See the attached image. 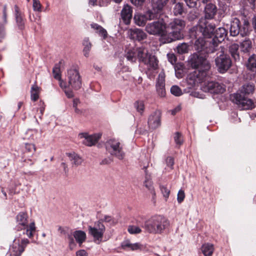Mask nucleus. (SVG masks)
<instances>
[{"label":"nucleus","instance_id":"nucleus-23","mask_svg":"<svg viewBox=\"0 0 256 256\" xmlns=\"http://www.w3.org/2000/svg\"><path fill=\"white\" fill-rule=\"evenodd\" d=\"M148 166V164L144 166L142 169L144 170L145 177L144 180V186L150 191V192L155 194L154 188L153 186V182L152 180L151 176L148 174L146 168Z\"/></svg>","mask_w":256,"mask_h":256},{"label":"nucleus","instance_id":"nucleus-12","mask_svg":"<svg viewBox=\"0 0 256 256\" xmlns=\"http://www.w3.org/2000/svg\"><path fill=\"white\" fill-rule=\"evenodd\" d=\"M106 151L112 156L122 160L125 156L122 146L120 142L116 139H110L106 143Z\"/></svg>","mask_w":256,"mask_h":256},{"label":"nucleus","instance_id":"nucleus-59","mask_svg":"<svg viewBox=\"0 0 256 256\" xmlns=\"http://www.w3.org/2000/svg\"><path fill=\"white\" fill-rule=\"evenodd\" d=\"M181 110V107L180 106H176L175 108H174V110H172L171 112H172V115H174L176 114L178 112H180Z\"/></svg>","mask_w":256,"mask_h":256},{"label":"nucleus","instance_id":"nucleus-49","mask_svg":"<svg viewBox=\"0 0 256 256\" xmlns=\"http://www.w3.org/2000/svg\"><path fill=\"white\" fill-rule=\"evenodd\" d=\"M185 198V194L184 190H180L178 191L177 196V200L178 203H181Z\"/></svg>","mask_w":256,"mask_h":256},{"label":"nucleus","instance_id":"nucleus-45","mask_svg":"<svg viewBox=\"0 0 256 256\" xmlns=\"http://www.w3.org/2000/svg\"><path fill=\"white\" fill-rule=\"evenodd\" d=\"M128 232L131 234H137L142 232L141 229L136 226H130L128 228Z\"/></svg>","mask_w":256,"mask_h":256},{"label":"nucleus","instance_id":"nucleus-2","mask_svg":"<svg viewBox=\"0 0 256 256\" xmlns=\"http://www.w3.org/2000/svg\"><path fill=\"white\" fill-rule=\"evenodd\" d=\"M216 26L214 24L210 22L206 18H202L198 23L191 30L190 35L194 38L196 40L200 39L204 42L210 41L214 36Z\"/></svg>","mask_w":256,"mask_h":256},{"label":"nucleus","instance_id":"nucleus-18","mask_svg":"<svg viewBox=\"0 0 256 256\" xmlns=\"http://www.w3.org/2000/svg\"><path fill=\"white\" fill-rule=\"evenodd\" d=\"M209 76H202L200 72H194L188 75L186 79L189 88H192L203 82Z\"/></svg>","mask_w":256,"mask_h":256},{"label":"nucleus","instance_id":"nucleus-31","mask_svg":"<svg viewBox=\"0 0 256 256\" xmlns=\"http://www.w3.org/2000/svg\"><path fill=\"white\" fill-rule=\"evenodd\" d=\"M82 45L84 46L82 50L84 55L86 57L88 58L89 56L90 52L92 46V44L90 42L88 38H86L84 39L82 42Z\"/></svg>","mask_w":256,"mask_h":256},{"label":"nucleus","instance_id":"nucleus-15","mask_svg":"<svg viewBox=\"0 0 256 256\" xmlns=\"http://www.w3.org/2000/svg\"><path fill=\"white\" fill-rule=\"evenodd\" d=\"M158 18V14L152 10H148L144 14H137L134 16L135 23L138 26H143L146 25L148 20H152Z\"/></svg>","mask_w":256,"mask_h":256},{"label":"nucleus","instance_id":"nucleus-34","mask_svg":"<svg viewBox=\"0 0 256 256\" xmlns=\"http://www.w3.org/2000/svg\"><path fill=\"white\" fill-rule=\"evenodd\" d=\"M74 236L77 242L81 244L86 238V233L82 230H77L74 232Z\"/></svg>","mask_w":256,"mask_h":256},{"label":"nucleus","instance_id":"nucleus-47","mask_svg":"<svg viewBox=\"0 0 256 256\" xmlns=\"http://www.w3.org/2000/svg\"><path fill=\"white\" fill-rule=\"evenodd\" d=\"M26 150L30 154H33L36 151V147L32 144H26L25 145Z\"/></svg>","mask_w":256,"mask_h":256},{"label":"nucleus","instance_id":"nucleus-46","mask_svg":"<svg viewBox=\"0 0 256 256\" xmlns=\"http://www.w3.org/2000/svg\"><path fill=\"white\" fill-rule=\"evenodd\" d=\"M6 37V28L4 24H0V42Z\"/></svg>","mask_w":256,"mask_h":256},{"label":"nucleus","instance_id":"nucleus-33","mask_svg":"<svg viewBox=\"0 0 256 256\" xmlns=\"http://www.w3.org/2000/svg\"><path fill=\"white\" fill-rule=\"evenodd\" d=\"M91 28H93L96 32L98 33L100 36H103L104 38H106L107 36V32L100 26L97 24L92 23L90 24Z\"/></svg>","mask_w":256,"mask_h":256},{"label":"nucleus","instance_id":"nucleus-14","mask_svg":"<svg viewBox=\"0 0 256 256\" xmlns=\"http://www.w3.org/2000/svg\"><path fill=\"white\" fill-rule=\"evenodd\" d=\"M66 78L69 86L77 90L82 86V78L78 70L76 68H70L67 70Z\"/></svg>","mask_w":256,"mask_h":256},{"label":"nucleus","instance_id":"nucleus-63","mask_svg":"<svg viewBox=\"0 0 256 256\" xmlns=\"http://www.w3.org/2000/svg\"><path fill=\"white\" fill-rule=\"evenodd\" d=\"M80 103V100L76 98L73 100L72 106L74 108H78L77 106L78 104Z\"/></svg>","mask_w":256,"mask_h":256},{"label":"nucleus","instance_id":"nucleus-24","mask_svg":"<svg viewBox=\"0 0 256 256\" xmlns=\"http://www.w3.org/2000/svg\"><path fill=\"white\" fill-rule=\"evenodd\" d=\"M168 0H152V10L154 12L158 14V17L159 13L166 6Z\"/></svg>","mask_w":256,"mask_h":256},{"label":"nucleus","instance_id":"nucleus-4","mask_svg":"<svg viewBox=\"0 0 256 256\" xmlns=\"http://www.w3.org/2000/svg\"><path fill=\"white\" fill-rule=\"evenodd\" d=\"M170 225L169 221L162 216L152 217L145 222L144 228L150 234H161Z\"/></svg>","mask_w":256,"mask_h":256},{"label":"nucleus","instance_id":"nucleus-40","mask_svg":"<svg viewBox=\"0 0 256 256\" xmlns=\"http://www.w3.org/2000/svg\"><path fill=\"white\" fill-rule=\"evenodd\" d=\"M165 86V74L163 70L159 74L156 86Z\"/></svg>","mask_w":256,"mask_h":256},{"label":"nucleus","instance_id":"nucleus-8","mask_svg":"<svg viewBox=\"0 0 256 256\" xmlns=\"http://www.w3.org/2000/svg\"><path fill=\"white\" fill-rule=\"evenodd\" d=\"M18 230L22 231L21 234H26L29 238L33 237L36 232V226L34 222L28 224V216L26 213L20 212L16 216Z\"/></svg>","mask_w":256,"mask_h":256},{"label":"nucleus","instance_id":"nucleus-21","mask_svg":"<svg viewBox=\"0 0 256 256\" xmlns=\"http://www.w3.org/2000/svg\"><path fill=\"white\" fill-rule=\"evenodd\" d=\"M64 64V62L61 60L58 64H56L53 68L52 72L54 78L59 80L60 86L62 88H66V84L61 78L60 66Z\"/></svg>","mask_w":256,"mask_h":256},{"label":"nucleus","instance_id":"nucleus-50","mask_svg":"<svg viewBox=\"0 0 256 256\" xmlns=\"http://www.w3.org/2000/svg\"><path fill=\"white\" fill-rule=\"evenodd\" d=\"M157 92L160 97H164L166 95L165 86H156Z\"/></svg>","mask_w":256,"mask_h":256},{"label":"nucleus","instance_id":"nucleus-43","mask_svg":"<svg viewBox=\"0 0 256 256\" xmlns=\"http://www.w3.org/2000/svg\"><path fill=\"white\" fill-rule=\"evenodd\" d=\"M134 106L137 111L140 114H142L144 109V105L143 101H137L134 104Z\"/></svg>","mask_w":256,"mask_h":256},{"label":"nucleus","instance_id":"nucleus-26","mask_svg":"<svg viewBox=\"0 0 256 256\" xmlns=\"http://www.w3.org/2000/svg\"><path fill=\"white\" fill-rule=\"evenodd\" d=\"M217 12V8L214 4H208L206 5L204 9V18L206 20H211L212 19Z\"/></svg>","mask_w":256,"mask_h":256},{"label":"nucleus","instance_id":"nucleus-37","mask_svg":"<svg viewBox=\"0 0 256 256\" xmlns=\"http://www.w3.org/2000/svg\"><path fill=\"white\" fill-rule=\"evenodd\" d=\"M136 50H129L125 55L127 60L131 62H134L136 60Z\"/></svg>","mask_w":256,"mask_h":256},{"label":"nucleus","instance_id":"nucleus-62","mask_svg":"<svg viewBox=\"0 0 256 256\" xmlns=\"http://www.w3.org/2000/svg\"><path fill=\"white\" fill-rule=\"evenodd\" d=\"M65 92V94H66V96H67L68 98H72L73 96V92L72 90H65L64 91Z\"/></svg>","mask_w":256,"mask_h":256},{"label":"nucleus","instance_id":"nucleus-64","mask_svg":"<svg viewBox=\"0 0 256 256\" xmlns=\"http://www.w3.org/2000/svg\"><path fill=\"white\" fill-rule=\"evenodd\" d=\"M61 166L63 168L65 172H67L68 171V169L67 168V165L65 162H62L61 164Z\"/></svg>","mask_w":256,"mask_h":256},{"label":"nucleus","instance_id":"nucleus-28","mask_svg":"<svg viewBox=\"0 0 256 256\" xmlns=\"http://www.w3.org/2000/svg\"><path fill=\"white\" fill-rule=\"evenodd\" d=\"M66 155L68 156L70 160L74 166H78L80 165L82 162V158L76 154L68 153Z\"/></svg>","mask_w":256,"mask_h":256},{"label":"nucleus","instance_id":"nucleus-19","mask_svg":"<svg viewBox=\"0 0 256 256\" xmlns=\"http://www.w3.org/2000/svg\"><path fill=\"white\" fill-rule=\"evenodd\" d=\"M161 113L159 110H156L152 112L148 118V127L154 130L159 127L161 124Z\"/></svg>","mask_w":256,"mask_h":256},{"label":"nucleus","instance_id":"nucleus-53","mask_svg":"<svg viewBox=\"0 0 256 256\" xmlns=\"http://www.w3.org/2000/svg\"><path fill=\"white\" fill-rule=\"evenodd\" d=\"M89 4L92 6L98 4L100 6H104L106 4L104 2H100V0H89Z\"/></svg>","mask_w":256,"mask_h":256},{"label":"nucleus","instance_id":"nucleus-51","mask_svg":"<svg viewBox=\"0 0 256 256\" xmlns=\"http://www.w3.org/2000/svg\"><path fill=\"white\" fill-rule=\"evenodd\" d=\"M33 8L34 10L40 12L41 10V4L38 0H33Z\"/></svg>","mask_w":256,"mask_h":256},{"label":"nucleus","instance_id":"nucleus-11","mask_svg":"<svg viewBox=\"0 0 256 256\" xmlns=\"http://www.w3.org/2000/svg\"><path fill=\"white\" fill-rule=\"evenodd\" d=\"M22 236L21 233H19L18 236H16L10 246L8 253L10 256H20L29 244L30 241L27 238H22Z\"/></svg>","mask_w":256,"mask_h":256},{"label":"nucleus","instance_id":"nucleus-17","mask_svg":"<svg viewBox=\"0 0 256 256\" xmlns=\"http://www.w3.org/2000/svg\"><path fill=\"white\" fill-rule=\"evenodd\" d=\"M89 234L92 235L94 240L101 241L106 228L100 220L94 223V226H88Z\"/></svg>","mask_w":256,"mask_h":256},{"label":"nucleus","instance_id":"nucleus-61","mask_svg":"<svg viewBox=\"0 0 256 256\" xmlns=\"http://www.w3.org/2000/svg\"><path fill=\"white\" fill-rule=\"evenodd\" d=\"M169 61L172 64H174L176 62V58L174 54L168 55Z\"/></svg>","mask_w":256,"mask_h":256},{"label":"nucleus","instance_id":"nucleus-54","mask_svg":"<svg viewBox=\"0 0 256 256\" xmlns=\"http://www.w3.org/2000/svg\"><path fill=\"white\" fill-rule=\"evenodd\" d=\"M67 237L68 238V239L69 240V246H70V248L71 249V250H72L74 248L75 246H76V244L74 243V241L72 238V237L70 236L69 234H67Z\"/></svg>","mask_w":256,"mask_h":256},{"label":"nucleus","instance_id":"nucleus-48","mask_svg":"<svg viewBox=\"0 0 256 256\" xmlns=\"http://www.w3.org/2000/svg\"><path fill=\"white\" fill-rule=\"evenodd\" d=\"M174 139L176 143L178 145H180L182 143V138L181 134L179 132L175 134Z\"/></svg>","mask_w":256,"mask_h":256},{"label":"nucleus","instance_id":"nucleus-36","mask_svg":"<svg viewBox=\"0 0 256 256\" xmlns=\"http://www.w3.org/2000/svg\"><path fill=\"white\" fill-rule=\"evenodd\" d=\"M175 5L173 8V12L175 16L181 15L184 12L183 4L180 2L176 3L174 2Z\"/></svg>","mask_w":256,"mask_h":256},{"label":"nucleus","instance_id":"nucleus-60","mask_svg":"<svg viewBox=\"0 0 256 256\" xmlns=\"http://www.w3.org/2000/svg\"><path fill=\"white\" fill-rule=\"evenodd\" d=\"M145 0H131V2L134 5L141 4Z\"/></svg>","mask_w":256,"mask_h":256},{"label":"nucleus","instance_id":"nucleus-27","mask_svg":"<svg viewBox=\"0 0 256 256\" xmlns=\"http://www.w3.org/2000/svg\"><path fill=\"white\" fill-rule=\"evenodd\" d=\"M122 248L124 250H140L142 248V246L139 243L132 244L129 240H126L122 243Z\"/></svg>","mask_w":256,"mask_h":256},{"label":"nucleus","instance_id":"nucleus-52","mask_svg":"<svg viewBox=\"0 0 256 256\" xmlns=\"http://www.w3.org/2000/svg\"><path fill=\"white\" fill-rule=\"evenodd\" d=\"M187 6L190 8H195L198 0H184Z\"/></svg>","mask_w":256,"mask_h":256},{"label":"nucleus","instance_id":"nucleus-6","mask_svg":"<svg viewBox=\"0 0 256 256\" xmlns=\"http://www.w3.org/2000/svg\"><path fill=\"white\" fill-rule=\"evenodd\" d=\"M136 56L139 60L146 66L147 74L152 75V72L158 68V61L156 58L150 54L147 48L143 47L136 50Z\"/></svg>","mask_w":256,"mask_h":256},{"label":"nucleus","instance_id":"nucleus-29","mask_svg":"<svg viewBox=\"0 0 256 256\" xmlns=\"http://www.w3.org/2000/svg\"><path fill=\"white\" fill-rule=\"evenodd\" d=\"M238 48L239 46L237 44H232L229 46V52L236 61L240 60Z\"/></svg>","mask_w":256,"mask_h":256},{"label":"nucleus","instance_id":"nucleus-9","mask_svg":"<svg viewBox=\"0 0 256 256\" xmlns=\"http://www.w3.org/2000/svg\"><path fill=\"white\" fill-rule=\"evenodd\" d=\"M146 31L150 34L160 36L164 43V36H167L166 24L162 19L148 23L145 28Z\"/></svg>","mask_w":256,"mask_h":256},{"label":"nucleus","instance_id":"nucleus-57","mask_svg":"<svg viewBox=\"0 0 256 256\" xmlns=\"http://www.w3.org/2000/svg\"><path fill=\"white\" fill-rule=\"evenodd\" d=\"M76 256H88V254L84 250H82L76 252Z\"/></svg>","mask_w":256,"mask_h":256},{"label":"nucleus","instance_id":"nucleus-7","mask_svg":"<svg viewBox=\"0 0 256 256\" xmlns=\"http://www.w3.org/2000/svg\"><path fill=\"white\" fill-rule=\"evenodd\" d=\"M190 63L193 68L197 69L195 72H200L202 76L210 75V64L206 58L200 54L195 53L192 54L190 56Z\"/></svg>","mask_w":256,"mask_h":256},{"label":"nucleus","instance_id":"nucleus-13","mask_svg":"<svg viewBox=\"0 0 256 256\" xmlns=\"http://www.w3.org/2000/svg\"><path fill=\"white\" fill-rule=\"evenodd\" d=\"M215 58V63L218 71L220 73L226 72L232 66V61L230 58L224 54L222 48Z\"/></svg>","mask_w":256,"mask_h":256},{"label":"nucleus","instance_id":"nucleus-35","mask_svg":"<svg viewBox=\"0 0 256 256\" xmlns=\"http://www.w3.org/2000/svg\"><path fill=\"white\" fill-rule=\"evenodd\" d=\"M246 66L250 70H253L256 68V54H254L249 58Z\"/></svg>","mask_w":256,"mask_h":256},{"label":"nucleus","instance_id":"nucleus-10","mask_svg":"<svg viewBox=\"0 0 256 256\" xmlns=\"http://www.w3.org/2000/svg\"><path fill=\"white\" fill-rule=\"evenodd\" d=\"M249 26L250 23L246 19H244L242 26H241L239 19L236 18H233L230 22V34L233 36H236L238 34H240L242 36H246L249 32Z\"/></svg>","mask_w":256,"mask_h":256},{"label":"nucleus","instance_id":"nucleus-38","mask_svg":"<svg viewBox=\"0 0 256 256\" xmlns=\"http://www.w3.org/2000/svg\"><path fill=\"white\" fill-rule=\"evenodd\" d=\"M40 88L36 84H34L31 88V99L34 101H36L38 98V92Z\"/></svg>","mask_w":256,"mask_h":256},{"label":"nucleus","instance_id":"nucleus-44","mask_svg":"<svg viewBox=\"0 0 256 256\" xmlns=\"http://www.w3.org/2000/svg\"><path fill=\"white\" fill-rule=\"evenodd\" d=\"M171 93L176 96H180L182 94L180 88L177 86H173L170 88Z\"/></svg>","mask_w":256,"mask_h":256},{"label":"nucleus","instance_id":"nucleus-56","mask_svg":"<svg viewBox=\"0 0 256 256\" xmlns=\"http://www.w3.org/2000/svg\"><path fill=\"white\" fill-rule=\"evenodd\" d=\"M3 16H2V19H3V24L4 25L7 23V14H6V6H4L3 8Z\"/></svg>","mask_w":256,"mask_h":256},{"label":"nucleus","instance_id":"nucleus-58","mask_svg":"<svg viewBox=\"0 0 256 256\" xmlns=\"http://www.w3.org/2000/svg\"><path fill=\"white\" fill-rule=\"evenodd\" d=\"M112 220V218L110 216H104L103 218H102L100 220H100L102 222V223L103 222H110Z\"/></svg>","mask_w":256,"mask_h":256},{"label":"nucleus","instance_id":"nucleus-39","mask_svg":"<svg viewBox=\"0 0 256 256\" xmlns=\"http://www.w3.org/2000/svg\"><path fill=\"white\" fill-rule=\"evenodd\" d=\"M242 50L244 52H248L252 48V42L248 39L244 40L240 44Z\"/></svg>","mask_w":256,"mask_h":256},{"label":"nucleus","instance_id":"nucleus-25","mask_svg":"<svg viewBox=\"0 0 256 256\" xmlns=\"http://www.w3.org/2000/svg\"><path fill=\"white\" fill-rule=\"evenodd\" d=\"M122 18L124 23L128 24L132 18V8L128 5H124L121 12Z\"/></svg>","mask_w":256,"mask_h":256},{"label":"nucleus","instance_id":"nucleus-32","mask_svg":"<svg viewBox=\"0 0 256 256\" xmlns=\"http://www.w3.org/2000/svg\"><path fill=\"white\" fill-rule=\"evenodd\" d=\"M202 250L205 256H211L214 250V246L209 243L204 244L202 247Z\"/></svg>","mask_w":256,"mask_h":256},{"label":"nucleus","instance_id":"nucleus-55","mask_svg":"<svg viewBox=\"0 0 256 256\" xmlns=\"http://www.w3.org/2000/svg\"><path fill=\"white\" fill-rule=\"evenodd\" d=\"M166 163L168 166H170L171 168L174 164V160L171 156H168L166 159Z\"/></svg>","mask_w":256,"mask_h":256},{"label":"nucleus","instance_id":"nucleus-16","mask_svg":"<svg viewBox=\"0 0 256 256\" xmlns=\"http://www.w3.org/2000/svg\"><path fill=\"white\" fill-rule=\"evenodd\" d=\"M201 88L204 92L212 94H222L225 91V87L222 84L214 81L204 82Z\"/></svg>","mask_w":256,"mask_h":256},{"label":"nucleus","instance_id":"nucleus-42","mask_svg":"<svg viewBox=\"0 0 256 256\" xmlns=\"http://www.w3.org/2000/svg\"><path fill=\"white\" fill-rule=\"evenodd\" d=\"M160 188L162 193L163 196L165 200H167L168 198L169 197V195L170 194V190L166 186L164 185H160Z\"/></svg>","mask_w":256,"mask_h":256},{"label":"nucleus","instance_id":"nucleus-3","mask_svg":"<svg viewBox=\"0 0 256 256\" xmlns=\"http://www.w3.org/2000/svg\"><path fill=\"white\" fill-rule=\"evenodd\" d=\"M254 86L250 84H244L238 91L231 96L232 101L244 110H249L254 108V103L252 100L246 98V96L252 94Z\"/></svg>","mask_w":256,"mask_h":256},{"label":"nucleus","instance_id":"nucleus-41","mask_svg":"<svg viewBox=\"0 0 256 256\" xmlns=\"http://www.w3.org/2000/svg\"><path fill=\"white\" fill-rule=\"evenodd\" d=\"M176 48L180 54H186L188 52V45L186 43H182L178 45Z\"/></svg>","mask_w":256,"mask_h":256},{"label":"nucleus","instance_id":"nucleus-1","mask_svg":"<svg viewBox=\"0 0 256 256\" xmlns=\"http://www.w3.org/2000/svg\"><path fill=\"white\" fill-rule=\"evenodd\" d=\"M228 32L224 28H218L214 32V36L210 41L204 42L200 39L196 40L194 44L195 50L198 52L204 53H212L216 50V48L226 36Z\"/></svg>","mask_w":256,"mask_h":256},{"label":"nucleus","instance_id":"nucleus-5","mask_svg":"<svg viewBox=\"0 0 256 256\" xmlns=\"http://www.w3.org/2000/svg\"><path fill=\"white\" fill-rule=\"evenodd\" d=\"M186 26L184 20L179 18H174L166 26L167 36H164L166 42L169 43L183 38L182 30Z\"/></svg>","mask_w":256,"mask_h":256},{"label":"nucleus","instance_id":"nucleus-22","mask_svg":"<svg viewBox=\"0 0 256 256\" xmlns=\"http://www.w3.org/2000/svg\"><path fill=\"white\" fill-rule=\"evenodd\" d=\"M128 35L130 38L139 41L146 38L147 36V34L142 30L138 28L129 30Z\"/></svg>","mask_w":256,"mask_h":256},{"label":"nucleus","instance_id":"nucleus-20","mask_svg":"<svg viewBox=\"0 0 256 256\" xmlns=\"http://www.w3.org/2000/svg\"><path fill=\"white\" fill-rule=\"evenodd\" d=\"M80 139H83L82 143L87 146H92L95 144L100 138L98 134L89 135L86 133H81L78 134Z\"/></svg>","mask_w":256,"mask_h":256},{"label":"nucleus","instance_id":"nucleus-30","mask_svg":"<svg viewBox=\"0 0 256 256\" xmlns=\"http://www.w3.org/2000/svg\"><path fill=\"white\" fill-rule=\"evenodd\" d=\"M14 11L16 20L18 26L20 29H22L24 28V22L22 14L20 12L19 8L17 6H14Z\"/></svg>","mask_w":256,"mask_h":256}]
</instances>
